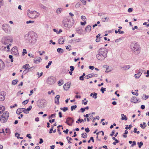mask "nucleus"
Here are the masks:
<instances>
[{"instance_id":"f257e3e1","label":"nucleus","mask_w":149,"mask_h":149,"mask_svg":"<svg viewBox=\"0 0 149 149\" xmlns=\"http://www.w3.org/2000/svg\"><path fill=\"white\" fill-rule=\"evenodd\" d=\"M98 54L96 55V58L98 60L103 61L107 56L108 51L106 48H101L99 49Z\"/></svg>"},{"instance_id":"f03ea898","label":"nucleus","mask_w":149,"mask_h":149,"mask_svg":"<svg viewBox=\"0 0 149 149\" xmlns=\"http://www.w3.org/2000/svg\"><path fill=\"white\" fill-rule=\"evenodd\" d=\"M130 47L132 51L135 55L139 54L140 52L139 45L136 42H133L131 44Z\"/></svg>"},{"instance_id":"7ed1b4c3","label":"nucleus","mask_w":149,"mask_h":149,"mask_svg":"<svg viewBox=\"0 0 149 149\" xmlns=\"http://www.w3.org/2000/svg\"><path fill=\"white\" fill-rule=\"evenodd\" d=\"M35 34L34 32L28 33L25 36L24 38L27 43H32L33 36Z\"/></svg>"},{"instance_id":"20e7f679","label":"nucleus","mask_w":149,"mask_h":149,"mask_svg":"<svg viewBox=\"0 0 149 149\" xmlns=\"http://www.w3.org/2000/svg\"><path fill=\"white\" fill-rule=\"evenodd\" d=\"M62 23L65 27L68 28L71 27L74 23L73 20H70L67 19H65L63 20Z\"/></svg>"},{"instance_id":"39448f33","label":"nucleus","mask_w":149,"mask_h":149,"mask_svg":"<svg viewBox=\"0 0 149 149\" xmlns=\"http://www.w3.org/2000/svg\"><path fill=\"white\" fill-rule=\"evenodd\" d=\"M9 113L8 111H6L3 113L1 117L0 120L1 122L5 123L7 122L9 117Z\"/></svg>"},{"instance_id":"423d86ee","label":"nucleus","mask_w":149,"mask_h":149,"mask_svg":"<svg viewBox=\"0 0 149 149\" xmlns=\"http://www.w3.org/2000/svg\"><path fill=\"white\" fill-rule=\"evenodd\" d=\"M46 104V101L45 99H41L38 101L37 105L40 108L42 109L44 108Z\"/></svg>"},{"instance_id":"0eeeda50","label":"nucleus","mask_w":149,"mask_h":149,"mask_svg":"<svg viewBox=\"0 0 149 149\" xmlns=\"http://www.w3.org/2000/svg\"><path fill=\"white\" fill-rule=\"evenodd\" d=\"M3 43L5 45H6L12 42L13 40L11 38L9 37H5L3 39Z\"/></svg>"},{"instance_id":"6e6552de","label":"nucleus","mask_w":149,"mask_h":149,"mask_svg":"<svg viewBox=\"0 0 149 149\" xmlns=\"http://www.w3.org/2000/svg\"><path fill=\"white\" fill-rule=\"evenodd\" d=\"M47 83L50 85L53 84L55 82V78L53 77H49L47 80Z\"/></svg>"},{"instance_id":"1a4fd4ad","label":"nucleus","mask_w":149,"mask_h":149,"mask_svg":"<svg viewBox=\"0 0 149 149\" xmlns=\"http://www.w3.org/2000/svg\"><path fill=\"white\" fill-rule=\"evenodd\" d=\"M74 122L73 119L70 117H68L65 123L69 126H71Z\"/></svg>"},{"instance_id":"9d476101","label":"nucleus","mask_w":149,"mask_h":149,"mask_svg":"<svg viewBox=\"0 0 149 149\" xmlns=\"http://www.w3.org/2000/svg\"><path fill=\"white\" fill-rule=\"evenodd\" d=\"M137 71V73L135 74L134 77L136 79H138L141 75L143 72V70L141 69H140Z\"/></svg>"},{"instance_id":"9b49d317","label":"nucleus","mask_w":149,"mask_h":149,"mask_svg":"<svg viewBox=\"0 0 149 149\" xmlns=\"http://www.w3.org/2000/svg\"><path fill=\"white\" fill-rule=\"evenodd\" d=\"M11 52L12 54L17 55L18 54L17 48V47L15 46L11 49Z\"/></svg>"},{"instance_id":"f8f14e48","label":"nucleus","mask_w":149,"mask_h":149,"mask_svg":"<svg viewBox=\"0 0 149 149\" xmlns=\"http://www.w3.org/2000/svg\"><path fill=\"white\" fill-rule=\"evenodd\" d=\"M6 93L4 91H2L0 94V101H3L5 99Z\"/></svg>"},{"instance_id":"ddd939ff","label":"nucleus","mask_w":149,"mask_h":149,"mask_svg":"<svg viewBox=\"0 0 149 149\" xmlns=\"http://www.w3.org/2000/svg\"><path fill=\"white\" fill-rule=\"evenodd\" d=\"M8 26L9 24H4L2 25V28L6 32L8 30Z\"/></svg>"},{"instance_id":"4468645a","label":"nucleus","mask_w":149,"mask_h":149,"mask_svg":"<svg viewBox=\"0 0 149 149\" xmlns=\"http://www.w3.org/2000/svg\"><path fill=\"white\" fill-rule=\"evenodd\" d=\"M71 83L70 82H68L65 84L63 86L64 89L65 90H67L70 88Z\"/></svg>"},{"instance_id":"2eb2a0df","label":"nucleus","mask_w":149,"mask_h":149,"mask_svg":"<svg viewBox=\"0 0 149 149\" xmlns=\"http://www.w3.org/2000/svg\"><path fill=\"white\" fill-rule=\"evenodd\" d=\"M39 15V14L38 13V14L35 13V14L31 15H30L29 13L28 14V15L29 17L31 18H35L37 17H38Z\"/></svg>"},{"instance_id":"dca6fc26","label":"nucleus","mask_w":149,"mask_h":149,"mask_svg":"<svg viewBox=\"0 0 149 149\" xmlns=\"http://www.w3.org/2000/svg\"><path fill=\"white\" fill-rule=\"evenodd\" d=\"M5 65L4 62L2 60H0V70L4 68Z\"/></svg>"},{"instance_id":"f3484780","label":"nucleus","mask_w":149,"mask_h":149,"mask_svg":"<svg viewBox=\"0 0 149 149\" xmlns=\"http://www.w3.org/2000/svg\"><path fill=\"white\" fill-rule=\"evenodd\" d=\"M60 98V95H57L56 96L55 98V103L57 104H58L59 103V100Z\"/></svg>"},{"instance_id":"a211bd4d","label":"nucleus","mask_w":149,"mask_h":149,"mask_svg":"<svg viewBox=\"0 0 149 149\" xmlns=\"http://www.w3.org/2000/svg\"><path fill=\"white\" fill-rule=\"evenodd\" d=\"M42 59L40 57L35 58L34 60V62L35 63L38 64L40 63L42 61Z\"/></svg>"},{"instance_id":"6ab92c4d","label":"nucleus","mask_w":149,"mask_h":149,"mask_svg":"<svg viewBox=\"0 0 149 149\" xmlns=\"http://www.w3.org/2000/svg\"><path fill=\"white\" fill-rule=\"evenodd\" d=\"M138 101V99L135 97H133L131 98L130 101L131 102L136 103Z\"/></svg>"},{"instance_id":"aec40b11","label":"nucleus","mask_w":149,"mask_h":149,"mask_svg":"<svg viewBox=\"0 0 149 149\" xmlns=\"http://www.w3.org/2000/svg\"><path fill=\"white\" fill-rule=\"evenodd\" d=\"M130 68V65H125L121 67V69L123 70H126L129 69Z\"/></svg>"},{"instance_id":"412c9836","label":"nucleus","mask_w":149,"mask_h":149,"mask_svg":"<svg viewBox=\"0 0 149 149\" xmlns=\"http://www.w3.org/2000/svg\"><path fill=\"white\" fill-rule=\"evenodd\" d=\"M58 43L60 44H63L64 42V40L63 37L60 38L58 40Z\"/></svg>"},{"instance_id":"4be33fe9","label":"nucleus","mask_w":149,"mask_h":149,"mask_svg":"<svg viewBox=\"0 0 149 149\" xmlns=\"http://www.w3.org/2000/svg\"><path fill=\"white\" fill-rule=\"evenodd\" d=\"M22 108H19L16 111V113L18 115H19L20 113L23 112Z\"/></svg>"},{"instance_id":"5701e85b","label":"nucleus","mask_w":149,"mask_h":149,"mask_svg":"<svg viewBox=\"0 0 149 149\" xmlns=\"http://www.w3.org/2000/svg\"><path fill=\"white\" fill-rule=\"evenodd\" d=\"M63 9L61 8H59L57 9L56 13L58 14H59L62 11Z\"/></svg>"},{"instance_id":"b1692460","label":"nucleus","mask_w":149,"mask_h":149,"mask_svg":"<svg viewBox=\"0 0 149 149\" xmlns=\"http://www.w3.org/2000/svg\"><path fill=\"white\" fill-rule=\"evenodd\" d=\"M93 77V74H88L84 78L86 79H88L91 78Z\"/></svg>"},{"instance_id":"393cba45","label":"nucleus","mask_w":149,"mask_h":149,"mask_svg":"<svg viewBox=\"0 0 149 149\" xmlns=\"http://www.w3.org/2000/svg\"><path fill=\"white\" fill-rule=\"evenodd\" d=\"M5 110V107L3 106H0V114L2 113Z\"/></svg>"},{"instance_id":"a878e982","label":"nucleus","mask_w":149,"mask_h":149,"mask_svg":"<svg viewBox=\"0 0 149 149\" xmlns=\"http://www.w3.org/2000/svg\"><path fill=\"white\" fill-rule=\"evenodd\" d=\"M121 116H122V118H121V119L122 120H127V117L126 115H124V114H121Z\"/></svg>"},{"instance_id":"bb28decb","label":"nucleus","mask_w":149,"mask_h":149,"mask_svg":"<svg viewBox=\"0 0 149 149\" xmlns=\"http://www.w3.org/2000/svg\"><path fill=\"white\" fill-rule=\"evenodd\" d=\"M91 29V27L90 25H88L85 28V30L89 32Z\"/></svg>"},{"instance_id":"cd10ccee","label":"nucleus","mask_w":149,"mask_h":149,"mask_svg":"<svg viewBox=\"0 0 149 149\" xmlns=\"http://www.w3.org/2000/svg\"><path fill=\"white\" fill-rule=\"evenodd\" d=\"M29 68V64H26L24 65L23 66V68L26 69L27 70V69Z\"/></svg>"},{"instance_id":"c85d7f7f","label":"nucleus","mask_w":149,"mask_h":149,"mask_svg":"<svg viewBox=\"0 0 149 149\" xmlns=\"http://www.w3.org/2000/svg\"><path fill=\"white\" fill-rule=\"evenodd\" d=\"M60 109L61 110H63L64 112H65L66 111L68 110V109L67 107H65L63 108L61 107L60 108Z\"/></svg>"},{"instance_id":"c756f323","label":"nucleus","mask_w":149,"mask_h":149,"mask_svg":"<svg viewBox=\"0 0 149 149\" xmlns=\"http://www.w3.org/2000/svg\"><path fill=\"white\" fill-rule=\"evenodd\" d=\"M120 29H118V31L116 30L115 31V33H117L118 32L120 34H123L124 33V31H121V32H120Z\"/></svg>"},{"instance_id":"7c9ffc66","label":"nucleus","mask_w":149,"mask_h":149,"mask_svg":"<svg viewBox=\"0 0 149 149\" xmlns=\"http://www.w3.org/2000/svg\"><path fill=\"white\" fill-rule=\"evenodd\" d=\"M109 19V17H102V21L103 22H105L106 21V20H107V22L108 21V20Z\"/></svg>"},{"instance_id":"2f4dec72","label":"nucleus","mask_w":149,"mask_h":149,"mask_svg":"<svg viewBox=\"0 0 149 149\" xmlns=\"http://www.w3.org/2000/svg\"><path fill=\"white\" fill-rule=\"evenodd\" d=\"M137 144L139 146V147L140 148H141V146L143 145V143L142 141H141L140 142H138Z\"/></svg>"},{"instance_id":"473e14b6","label":"nucleus","mask_w":149,"mask_h":149,"mask_svg":"<svg viewBox=\"0 0 149 149\" xmlns=\"http://www.w3.org/2000/svg\"><path fill=\"white\" fill-rule=\"evenodd\" d=\"M57 51L58 53H62L63 52V50L61 48H58L57 49Z\"/></svg>"},{"instance_id":"72a5a7b5","label":"nucleus","mask_w":149,"mask_h":149,"mask_svg":"<svg viewBox=\"0 0 149 149\" xmlns=\"http://www.w3.org/2000/svg\"><path fill=\"white\" fill-rule=\"evenodd\" d=\"M35 13L38 14V13H37L36 11H30L29 13V14L30 15L35 14Z\"/></svg>"},{"instance_id":"f704fd0d","label":"nucleus","mask_w":149,"mask_h":149,"mask_svg":"<svg viewBox=\"0 0 149 149\" xmlns=\"http://www.w3.org/2000/svg\"><path fill=\"white\" fill-rule=\"evenodd\" d=\"M63 81L62 80H59L58 82V85L61 86L63 84Z\"/></svg>"},{"instance_id":"c9c22d12","label":"nucleus","mask_w":149,"mask_h":149,"mask_svg":"<svg viewBox=\"0 0 149 149\" xmlns=\"http://www.w3.org/2000/svg\"><path fill=\"white\" fill-rule=\"evenodd\" d=\"M22 109H22L23 112H24V113H26V114L28 113H29V112L27 110V109H26L25 108H22Z\"/></svg>"},{"instance_id":"e433bc0d","label":"nucleus","mask_w":149,"mask_h":149,"mask_svg":"<svg viewBox=\"0 0 149 149\" xmlns=\"http://www.w3.org/2000/svg\"><path fill=\"white\" fill-rule=\"evenodd\" d=\"M18 82V80L17 79H15V80H13L12 81V84L13 85H15Z\"/></svg>"},{"instance_id":"4c0bfd02","label":"nucleus","mask_w":149,"mask_h":149,"mask_svg":"<svg viewBox=\"0 0 149 149\" xmlns=\"http://www.w3.org/2000/svg\"><path fill=\"white\" fill-rule=\"evenodd\" d=\"M82 136L81 137L84 138H85L87 136V134L86 133H83L81 134Z\"/></svg>"},{"instance_id":"58836bf2","label":"nucleus","mask_w":149,"mask_h":149,"mask_svg":"<svg viewBox=\"0 0 149 149\" xmlns=\"http://www.w3.org/2000/svg\"><path fill=\"white\" fill-rule=\"evenodd\" d=\"M77 107V106L76 105L74 106H72L71 107V109L72 111L73 110L75 109Z\"/></svg>"},{"instance_id":"ea45409f","label":"nucleus","mask_w":149,"mask_h":149,"mask_svg":"<svg viewBox=\"0 0 149 149\" xmlns=\"http://www.w3.org/2000/svg\"><path fill=\"white\" fill-rule=\"evenodd\" d=\"M100 91H102V93H104V92L106 91V88L102 87L100 89Z\"/></svg>"},{"instance_id":"a19ab883","label":"nucleus","mask_w":149,"mask_h":149,"mask_svg":"<svg viewBox=\"0 0 149 149\" xmlns=\"http://www.w3.org/2000/svg\"><path fill=\"white\" fill-rule=\"evenodd\" d=\"M29 101V100H25L22 102V104L24 105L26 104Z\"/></svg>"},{"instance_id":"79ce46f5","label":"nucleus","mask_w":149,"mask_h":149,"mask_svg":"<svg viewBox=\"0 0 149 149\" xmlns=\"http://www.w3.org/2000/svg\"><path fill=\"white\" fill-rule=\"evenodd\" d=\"M40 6L43 9H44L45 10H47V8L46 7L44 6L42 4H41L40 5Z\"/></svg>"},{"instance_id":"37998d69","label":"nucleus","mask_w":149,"mask_h":149,"mask_svg":"<svg viewBox=\"0 0 149 149\" xmlns=\"http://www.w3.org/2000/svg\"><path fill=\"white\" fill-rule=\"evenodd\" d=\"M104 66H106V70L105 71L106 72L108 73V72L111 71V70H109V71L108 70V69L109 67V66H108L107 65H104Z\"/></svg>"},{"instance_id":"c03bdc74","label":"nucleus","mask_w":149,"mask_h":149,"mask_svg":"<svg viewBox=\"0 0 149 149\" xmlns=\"http://www.w3.org/2000/svg\"><path fill=\"white\" fill-rule=\"evenodd\" d=\"M73 41H75L77 42H79L81 41V40L80 39H79V38H78V39H74Z\"/></svg>"},{"instance_id":"a18cd8bd","label":"nucleus","mask_w":149,"mask_h":149,"mask_svg":"<svg viewBox=\"0 0 149 149\" xmlns=\"http://www.w3.org/2000/svg\"><path fill=\"white\" fill-rule=\"evenodd\" d=\"M3 0H0V8H1L2 6L3 5Z\"/></svg>"},{"instance_id":"49530a36","label":"nucleus","mask_w":149,"mask_h":149,"mask_svg":"<svg viewBox=\"0 0 149 149\" xmlns=\"http://www.w3.org/2000/svg\"><path fill=\"white\" fill-rule=\"evenodd\" d=\"M97 94L95 93H94L93 95V97H94L95 99H96L97 98Z\"/></svg>"},{"instance_id":"de8ad7c7","label":"nucleus","mask_w":149,"mask_h":149,"mask_svg":"<svg viewBox=\"0 0 149 149\" xmlns=\"http://www.w3.org/2000/svg\"><path fill=\"white\" fill-rule=\"evenodd\" d=\"M132 127V125H129V127H126L125 128V129L126 130L129 129L130 130L131 127Z\"/></svg>"},{"instance_id":"09e8293b","label":"nucleus","mask_w":149,"mask_h":149,"mask_svg":"<svg viewBox=\"0 0 149 149\" xmlns=\"http://www.w3.org/2000/svg\"><path fill=\"white\" fill-rule=\"evenodd\" d=\"M27 52H26V49H23V55L24 56V53L27 54Z\"/></svg>"},{"instance_id":"8fccbe9b","label":"nucleus","mask_w":149,"mask_h":149,"mask_svg":"<svg viewBox=\"0 0 149 149\" xmlns=\"http://www.w3.org/2000/svg\"><path fill=\"white\" fill-rule=\"evenodd\" d=\"M29 72V70H24L23 72V74H25L27 72Z\"/></svg>"},{"instance_id":"3c124183","label":"nucleus","mask_w":149,"mask_h":149,"mask_svg":"<svg viewBox=\"0 0 149 149\" xmlns=\"http://www.w3.org/2000/svg\"><path fill=\"white\" fill-rule=\"evenodd\" d=\"M86 108H81L80 109V110L81 111V112L83 113L85 111Z\"/></svg>"},{"instance_id":"603ef678","label":"nucleus","mask_w":149,"mask_h":149,"mask_svg":"<svg viewBox=\"0 0 149 149\" xmlns=\"http://www.w3.org/2000/svg\"><path fill=\"white\" fill-rule=\"evenodd\" d=\"M6 48H7V49H8L7 51L8 52H9L10 50V48H9V47L8 46V45H7L6 47H4V48L5 49Z\"/></svg>"},{"instance_id":"864d4df0","label":"nucleus","mask_w":149,"mask_h":149,"mask_svg":"<svg viewBox=\"0 0 149 149\" xmlns=\"http://www.w3.org/2000/svg\"><path fill=\"white\" fill-rule=\"evenodd\" d=\"M133 8H128V12L130 13L132 12L133 11Z\"/></svg>"},{"instance_id":"5fc2aeb1","label":"nucleus","mask_w":149,"mask_h":149,"mask_svg":"<svg viewBox=\"0 0 149 149\" xmlns=\"http://www.w3.org/2000/svg\"><path fill=\"white\" fill-rule=\"evenodd\" d=\"M15 136L17 137L18 139H19V136L20 135L19 134L16 132L15 133Z\"/></svg>"},{"instance_id":"6e6d98bb","label":"nucleus","mask_w":149,"mask_h":149,"mask_svg":"<svg viewBox=\"0 0 149 149\" xmlns=\"http://www.w3.org/2000/svg\"><path fill=\"white\" fill-rule=\"evenodd\" d=\"M70 70L71 71H73L74 69V66H71L70 67Z\"/></svg>"},{"instance_id":"4d7b16f0","label":"nucleus","mask_w":149,"mask_h":149,"mask_svg":"<svg viewBox=\"0 0 149 149\" xmlns=\"http://www.w3.org/2000/svg\"><path fill=\"white\" fill-rule=\"evenodd\" d=\"M56 114L54 113L52 114L51 116H49V118L51 117L55 118V117Z\"/></svg>"},{"instance_id":"13d9d810","label":"nucleus","mask_w":149,"mask_h":149,"mask_svg":"<svg viewBox=\"0 0 149 149\" xmlns=\"http://www.w3.org/2000/svg\"><path fill=\"white\" fill-rule=\"evenodd\" d=\"M80 5V4L79 3H77L75 5V7L76 8H78L79 7Z\"/></svg>"},{"instance_id":"bf43d9fd","label":"nucleus","mask_w":149,"mask_h":149,"mask_svg":"<svg viewBox=\"0 0 149 149\" xmlns=\"http://www.w3.org/2000/svg\"><path fill=\"white\" fill-rule=\"evenodd\" d=\"M91 70H93L94 68V67L93 66H89L88 67Z\"/></svg>"},{"instance_id":"052dcab7","label":"nucleus","mask_w":149,"mask_h":149,"mask_svg":"<svg viewBox=\"0 0 149 149\" xmlns=\"http://www.w3.org/2000/svg\"><path fill=\"white\" fill-rule=\"evenodd\" d=\"M51 93H53V94H54V91L53 90H52L51 91H48V94L49 95H50L51 94Z\"/></svg>"},{"instance_id":"680f3d73","label":"nucleus","mask_w":149,"mask_h":149,"mask_svg":"<svg viewBox=\"0 0 149 149\" xmlns=\"http://www.w3.org/2000/svg\"><path fill=\"white\" fill-rule=\"evenodd\" d=\"M34 22L33 21H27L26 22V23L27 24H28L30 23H33Z\"/></svg>"},{"instance_id":"e2e57ef3","label":"nucleus","mask_w":149,"mask_h":149,"mask_svg":"<svg viewBox=\"0 0 149 149\" xmlns=\"http://www.w3.org/2000/svg\"><path fill=\"white\" fill-rule=\"evenodd\" d=\"M86 21H84V22H81V24L82 25H84L86 24Z\"/></svg>"},{"instance_id":"0e129e2a","label":"nucleus","mask_w":149,"mask_h":149,"mask_svg":"<svg viewBox=\"0 0 149 149\" xmlns=\"http://www.w3.org/2000/svg\"><path fill=\"white\" fill-rule=\"evenodd\" d=\"M32 107L31 105L29 106V107L27 109L28 111H30L32 109Z\"/></svg>"},{"instance_id":"69168bd1","label":"nucleus","mask_w":149,"mask_h":149,"mask_svg":"<svg viewBox=\"0 0 149 149\" xmlns=\"http://www.w3.org/2000/svg\"><path fill=\"white\" fill-rule=\"evenodd\" d=\"M136 143L135 141H134L132 142V144L131 145L132 146H134L136 145Z\"/></svg>"},{"instance_id":"338daca9","label":"nucleus","mask_w":149,"mask_h":149,"mask_svg":"<svg viewBox=\"0 0 149 149\" xmlns=\"http://www.w3.org/2000/svg\"><path fill=\"white\" fill-rule=\"evenodd\" d=\"M81 18L82 20H84V19H86L85 16L83 15L81 16Z\"/></svg>"},{"instance_id":"774afa93","label":"nucleus","mask_w":149,"mask_h":149,"mask_svg":"<svg viewBox=\"0 0 149 149\" xmlns=\"http://www.w3.org/2000/svg\"><path fill=\"white\" fill-rule=\"evenodd\" d=\"M146 73L147 74V75L146 76V77H149V70H147V72Z\"/></svg>"}]
</instances>
